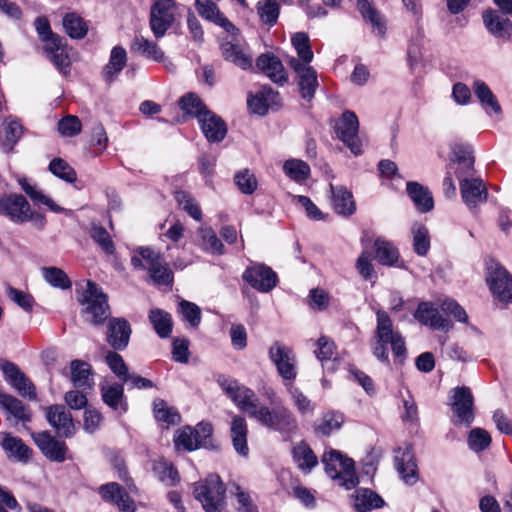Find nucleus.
Returning a JSON list of instances; mask_svg holds the SVG:
<instances>
[{"mask_svg":"<svg viewBox=\"0 0 512 512\" xmlns=\"http://www.w3.org/2000/svg\"><path fill=\"white\" fill-rule=\"evenodd\" d=\"M388 344L399 363H402L407 354L404 338L398 331H394L393 322L388 313L378 310L371 347L373 355L383 363H389Z\"/></svg>","mask_w":512,"mask_h":512,"instance_id":"f257e3e1","label":"nucleus"},{"mask_svg":"<svg viewBox=\"0 0 512 512\" xmlns=\"http://www.w3.org/2000/svg\"><path fill=\"white\" fill-rule=\"evenodd\" d=\"M83 320L93 326H102L111 315L108 296L94 281H87V288L78 299Z\"/></svg>","mask_w":512,"mask_h":512,"instance_id":"f03ea898","label":"nucleus"},{"mask_svg":"<svg viewBox=\"0 0 512 512\" xmlns=\"http://www.w3.org/2000/svg\"><path fill=\"white\" fill-rule=\"evenodd\" d=\"M255 420L272 431L278 432L285 440L291 439L299 431V425L295 414L284 405H276L272 408L261 405Z\"/></svg>","mask_w":512,"mask_h":512,"instance_id":"7ed1b4c3","label":"nucleus"},{"mask_svg":"<svg viewBox=\"0 0 512 512\" xmlns=\"http://www.w3.org/2000/svg\"><path fill=\"white\" fill-rule=\"evenodd\" d=\"M321 461L327 476L336 481L339 486L351 490L359 484L353 459L344 456L340 451L334 449L325 451Z\"/></svg>","mask_w":512,"mask_h":512,"instance_id":"20e7f679","label":"nucleus"},{"mask_svg":"<svg viewBox=\"0 0 512 512\" xmlns=\"http://www.w3.org/2000/svg\"><path fill=\"white\" fill-rule=\"evenodd\" d=\"M225 487L218 475H209L194 488L195 498L201 502L206 512H221L224 503Z\"/></svg>","mask_w":512,"mask_h":512,"instance_id":"39448f33","label":"nucleus"},{"mask_svg":"<svg viewBox=\"0 0 512 512\" xmlns=\"http://www.w3.org/2000/svg\"><path fill=\"white\" fill-rule=\"evenodd\" d=\"M179 4L176 0L152 2L150 7L149 25L154 37L158 40L177 21Z\"/></svg>","mask_w":512,"mask_h":512,"instance_id":"423d86ee","label":"nucleus"},{"mask_svg":"<svg viewBox=\"0 0 512 512\" xmlns=\"http://www.w3.org/2000/svg\"><path fill=\"white\" fill-rule=\"evenodd\" d=\"M242 279L261 293H269L278 284L276 272L263 263L248 266L242 274Z\"/></svg>","mask_w":512,"mask_h":512,"instance_id":"0eeeda50","label":"nucleus"},{"mask_svg":"<svg viewBox=\"0 0 512 512\" xmlns=\"http://www.w3.org/2000/svg\"><path fill=\"white\" fill-rule=\"evenodd\" d=\"M486 281L492 294L499 301L512 304V277L504 267L498 263L491 264L488 267Z\"/></svg>","mask_w":512,"mask_h":512,"instance_id":"6e6552de","label":"nucleus"},{"mask_svg":"<svg viewBox=\"0 0 512 512\" xmlns=\"http://www.w3.org/2000/svg\"><path fill=\"white\" fill-rule=\"evenodd\" d=\"M451 407L456 416L455 424L470 426L474 421V397L469 387H456L451 391Z\"/></svg>","mask_w":512,"mask_h":512,"instance_id":"1a4fd4ad","label":"nucleus"},{"mask_svg":"<svg viewBox=\"0 0 512 512\" xmlns=\"http://www.w3.org/2000/svg\"><path fill=\"white\" fill-rule=\"evenodd\" d=\"M288 65L297 74V85L301 97L306 101H311L319 86L317 71L312 66L301 63L295 57L288 60Z\"/></svg>","mask_w":512,"mask_h":512,"instance_id":"9d476101","label":"nucleus"},{"mask_svg":"<svg viewBox=\"0 0 512 512\" xmlns=\"http://www.w3.org/2000/svg\"><path fill=\"white\" fill-rule=\"evenodd\" d=\"M0 368L5 380L14 387L22 397L36 400V387L31 380L13 362L0 359Z\"/></svg>","mask_w":512,"mask_h":512,"instance_id":"9b49d317","label":"nucleus"},{"mask_svg":"<svg viewBox=\"0 0 512 512\" xmlns=\"http://www.w3.org/2000/svg\"><path fill=\"white\" fill-rule=\"evenodd\" d=\"M335 128L338 137L350 151L356 156L360 155L362 150L358 139L359 122L356 114L352 111H345Z\"/></svg>","mask_w":512,"mask_h":512,"instance_id":"f8f14e48","label":"nucleus"},{"mask_svg":"<svg viewBox=\"0 0 512 512\" xmlns=\"http://www.w3.org/2000/svg\"><path fill=\"white\" fill-rule=\"evenodd\" d=\"M269 358L284 380L292 381L296 378L295 357L290 348L280 342H275L269 349Z\"/></svg>","mask_w":512,"mask_h":512,"instance_id":"ddd939ff","label":"nucleus"},{"mask_svg":"<svg viewBox=\"0 0 512 512\" xmlns=\"http://www.w3.org/2000/svg\"><path fill=\"white\" fill-rule=\"evenodd\" d=\"M32 438L41 453L50 461L62 463L66 460L68 447L64 441L57 440L50 432L32 433Z\"/></svg>","mask_w":512,"mask_h":512,"instance_id":"4468645a","label":"nucleus"},{"mask_svg":"<svg viewBox=\"0 0 512 512\" xmlns=\"http://www.w3.org/2000/svg\"><path fill=\"white\" fill-rule=\"evenodd\" d=\"M45 411L47 422L60 436L70 438L75 434L76 428L72 414L64 405L54 404L46 407Z\"/></svg>","mask_w":512,"mask_h":512,"instance_id":"2eb2a0df","label":"nucleus"},{"mask_svg":"<svg viewBox=\"0 0 512 512\" xmlns=\"http://www.w3.org/2000/svg\"><path fill=\"white\" fill-rule=\"evenodd\" d=\"M460 192L464 203L470 210H476L487 200V188L481 178H463L460 181Z\"/></svg>","mask_w":512,"mask_h":512,"instance_id":"dca6fc26","label":"nucleus"},{"mask_svg":"<svg viewBox=\"0 0 512 512\" xmlns=\"http://www.w3.org/2000/svg\"><path fill=\"white\" fill-rule=\"evenodd\" d=\"M238 34L239 32L232 36L231 40H225L221 43V53L225 61L231 62L242 70H248L252 67V56L246 51L245 46L237 40L236 36Z\"/></svg>","mask_w":512,"mask_h":512,"instance_id":"f3484780","label":"nucleus"},{"mask_svg":"<svg viewBox=\"0 0 512 512\" xmlns=\"http://www.w3.org/2000/svg\"><path fill=\"white\" fill-rule=\"evenodd\" d=\"M197 120L208 142L219 143L225 138L227 134L226 123L214 112L210 110L202 112Z\"/></svg>","mask_w":512,"mask_h":512,"instance_id":"a211bd4d","label":"nucleus"},{"mask_svg":"<svg viewBox=\"0 0 512 512\" xmlns=\"http://www.w3.org/2000/svg\"><path fill=\"white\" fill-rule=\"evenodd\" d=\"M195 8L198 14L214 24L222 27L231 36L239 32V29L219 10L211 0H195Z\"/></svg>","mask_w":512,"mask_h":512,"instance_id":"6ab92c4d","label":"nucleus"},{"mask_svg":"<svg viewBox=\"0 0 512 512\" xmlns=\"http://www.w3.org/2000/svg\"><path fill=\"white\" fill-rule=\"evenodd\" d=\"M30 204L21 194H10L0 198V214L8 216L15 223L26 222Z\"/></svg>","mask_w":512,"mask_h":512,"instance_id":"aec40b11","label":"nucleus"},{"mask_svg":"<svg viewBox=\"0 0 512 512\" xmlns=\"http://www.w3.org/2000/svg\"><path fill=\"white\" fill-rule=\"evenodd\" d=\"M414 317L421 324L435 330L449 331L453 327L451 321L443 317L438 308L430 302H421L414 313Z\"/></svg>","mask_w":512,"mask_h":512,"instance_id":"412c9836","label":"nucleus"},{"mask_svg":"<svg viewBox=\"0 0 512 512\" xmlns=\"http://www.w3.org/2000/svg\"><path fill=\"white\" fill-rule=\"evenodd\" d=\"M395 466L406 484L413 485L418 480L417 465L410 446L398 448L395 455Z\"/></svg>","mask_w":512,"mask_h":512,"instance_id":"4be33fe9","label":"nucleus"},{"mask_svg":"<svg viewBox=\"0 0 512 512\" xmlns=\"http://www.w3.org/2000/svg\"><path fill=\"white\" fill-rule=\"evenodd\" d=\"M356 7L363 20L372 28V32L378 37L384 38L387 31L385 16L369 0H356Z\"/></svg>","mask_w":512,"mask_h":512,"instance_id":"5701e85b","label":"nucleus"},{"mask_svg":"<svg viewBox=\"0 0 512 512\" xmlns=\"http://www.w3.org/2000/svg\"><path fill=\"white\" fill-rule=\"evenodd\" d=\"M130 50L147 61L161 63L165 60V53L161 47L155 41L140 34H135Z\"/></svg>","mask_w":512,"mask_h":512,"instance_id":"b1692460","label":"nucleus"},{"mask_svg":"<svg viewBox=\"0 0 512 512\" xmlns=\"http://www.w3.org/2000/svg\"><path fill=\"white\" fill-rule=\"evenodd\" d=\"M281 97L279 92L269 86H263L254 96L248 98V106L251 111L258 115H265L269 108L279 107Z\"/></svg>","mask_w":512,"mask_h":512,"instance_id":"393cba45","label":"nucleus"},{"mask_svg":"<svg viewBox=\"0 0 512 512\" xmlns=\"http://www.w3.org/2000/svg\"><path fill=\"white\" fill-rule=\"evenodd\" d=\"M256 66L276 84L283 85L288 80L281 60L273 54H261L256 60Z\"/></svg>","mask_w":512,"mask_h":512,"instance_id":"a878e982","label":"nucleus"},{"mask_svg":"<svg viewBox=\"0 0 512 512\" xmlns=\"http://www.w3.org/2000/svg\"><path fill=\"white\" fill-rule=\"evenodd\" d=\"M58 46L59 47L55 48L52 44L44 45L43 51L59 72L64 76H67L71 72L72 61L69 56V51L72 50V48L68 46V42L65 37L61 39V44Z\"/></svg>","mask_w":512,"mask_h":512,"instance_id":"bb28decb","label":"nucleus"},{"mask_svg":"<svg viewBox=\"0 0 512 512\" xmlns=\"http://www.w3.org/2000/svg\"><path fill=\"white\" fill-rule=\"evenodd\" d=\"M486 29L496 38L509 39L512 36V22L496 10H486L482 15Z\"/></svg>","mask_w":512,"mask_h":512,"instance_id":"cd10ccee","label":"nucleus"},{"mask_svg":"<svg viewBox=\"0 0 512 512\" xmlns=\"http://www.w3.org/2000/svg\"><path fill=\"white\" fill-rule=\"evenodd\" d=\"M331 202L334 211L342 216H350L356 210V204L352 193L344 186L329 185Z\"/></svg>","mask_w":512,"mask_h":512,"instance_id":"c85d7f7f","label":"nucleus"},{"mask_svg":"<svg viewBox=\"0 0 512 512\" xmlns=\"http://www.w3.org/2000/svg\"><path fill=\"white\" fill-rule=\"evenodd\" d=\"M97 492L104 502L117 506L121 512L128 511V494L119 483L102 484L98 487Z\"/></svg>","mask_w":512,"mask_h":512,"instance_id":"c756f323","label":"nucleus"},{"mask_svg":"<svg viewBox=\"0 0 512 512\" xmlns=\"http://www.w3.org/2000/svg\"><path fill=\"white\" fill-rule=\"evenodd\" d=\"M353 507L356 512H369L385 506L384 499L375 491L369 488H358L351 495Z\"/></svg>","mask_w":512,"mask_h":512,"instance_id":"7c9ffc66","label":"nucleus"},{"mask_svg":"<svg viewBox=\"0 0 512 512\" xmlns=\"http://www.w3.org/2000/svg\"><path fill=\"white\" fill-rule=\"evenodd\" d=\"M0 445L9 459L26 463L32 456V449L21 438L9 433L4 434Z\"/></svg>","mask_w":512,"mask_h":512,"instance_id":"2f4dec72","label":"nucleus"},{"mask_svg":"<svg viewBox=\"0 0 512 512\" xmlns=\"http://www.w3.org/2000/svg\"><path fill=\"white\" fill-rule=\"evenodd\" d=\"M24 132V127L19 119L9 117L5 120L0 131V143L5 153L13 151Z\"/></svg>","mask_w":512,"mask_h":512,"instance_id":"473e14b6","label":"nucleus"},{"mask_svg":"<svg viewBox=\"0 0 512 512\" xmlns=\"http://www.w3.org/2000/svg\"><path fill=\"white\" fill-rule=\"evenodd\" d=\"M107 342L115 349L122 350L128 344V326L124 318H109Z\"/></svg>","mask_w":512,"mask_h":512,"instance_id":"72a5a7b5","label":"nucleus"},{"mask_svg":"<svg viewBox=\"0 0 512 512\" xmlns=\"http://www.w3.org/2000/svg\"><path fill=\"white\" fill-rule=\"evenodd\" d=\"M230 433L236 452L242 456H247L249 453L247 444L248 427L244 417L236 415L232 418Z\"/></svg>","mask_w":512,"mask_h":512,"instance_id":"f704fd0d","label":"nucleus"},{"mask_svg":"<svg viewBox=\"0 0 512 512\" xmlns=\"http://www.w3.org/2000/svg\"><path fill=\"white\" fill-rule=\"evenodd\" d=\"M407 193L419 212L426 213L433 209L434 200L427 187L411 181L407 183Z\"/></svg>","mask_w":512,"mask_h":512,"instance_id":"c9c22d12","label":"nucleus"},{"mask_svg":"<svg viewBox=\"0 0 512 512\" xmlns=\"http://www.w3.org/2000/svg\"><path fill=\"white\" fill-rule=\"evenodd\" d=\"M292 457L297 467L304 473H310L318 465L317 456L304 441L293 446Z\"/></svg>","mask_w":512,"mask_h":512,"instance_id":"e433bc0d","label":"nucleus"},{"mask_svg":"<svg viewBox=\"0 0 512 512\" xmlns=\"http://www.w3.org/2000/svg\"><path fill=\"white\" fill-rule=\"evenodd\" d=\"M147 271L149 280L154 286L165 288L168 291L172 290L174 273L163 259L160 262L153 263Z\"/></svg>","mask_w":512,"mask_h":512,"instance_id":"4c0bfd02","label":"nucleus"},{"mask_svg":"<svg viewBox=\"0 0 512 512\" xmlns=\"http://www.w3.org/2000/svg\"><path fill=\"white\" fill-rule=\"evenodd\" d=\"M232 401L253 419L258 415L261 407L255 392L244 385L239 387Z\"/></svg>","mask_w":512,"mask_h":512,"instance_id":"58836bf2","label":"nucleus"},{"mask_svg":"<svg viewBox=\"0 0 512 512\" xmlns=\"http://www.w3.org/2000/svg\"><path fill=\"white\" fill-rule=\"evenodd\" d=\"M127 53L121 46L112 49L109 62L102 70V77L107 83H111L115 76L118 75L126 65Z\"/></svg>","mask_w":512,"mask_h":512,"instance_id":"ea45409f","label":"nucleus"},{"mask_svg":"<svg viewBox=\"0 0 512 512\" xmlns=\"http://www.w3.org/2000/svg\"><path fill=\"white\" fill-rule=\"evenodd\" d=\"M149 321L160 338L171 336L173 321L170 313L160 308L151 309Z\"/></svg>","mask_w":512,"mask_h":512,"instance_id":"a19ab883","label":"nucleus"},{"mask_svg":"<svg viewBox=\"0 0 512 512\" xmlns=\"http://www.w3.org/2000/svg\"><path fill=\"white\" fill-rule=\"evenodd\" d=\"M0 405L18 420L22 422L31 421L29 408L18 398L0 391Z\"/></svg>","mask_w":512,"mask_h":512,"instance_id":"79ce46f5","label":"nucleus"},{"mask_svg":"<svg viewBox=\"0 0 512 512\" xmlns=\"http://www.w3.org/2000/svg\"><path fill=\"white\" fill-rule=\"evenodd\" d=\"M71 381L77 388H91L93 385L91 366L82 360H73L70 364Z\"/></svg>","mask_w":512,"mask_h":512,"instance_id":"37998d69","label":"nucleus"},{"mask_svg":"<svg viewBox=\"0 0 512 512\" xmlns=\"http://www.w3.org/2000/svg\"><path fill=\"white\" fill-rule=\"evenodd\" d=\"M375 257L384 266H394L399 260V251L390 241L377 238L374 242Z\"/></svg>","mask_w":512,"mask_h":512,"instance_id":"c03bdc74","label":"nucleus"},{"mask_svg":"<svg viewBox=\"0 0 512 512\" xmlns=\"http://www.w3.org/2000/svg\"><path fill=\"white\" fill-rule=\"evenodd\" d=\"M256 10L262 24L270 28L277 23L280 5L276 0H260L256 4Z\"/></svg>","mask_w":512,"mask_h":512,"instance_id":"a18cd8bd","label":"nucleus"},{"mask_svg":"<svg viewBox=\"0 0 512 512\" xmlns=\"http://www.w3.org/2000/svg\"><path fill=\"white\" fill-rule=\"evenodd\" d=\"M154 475L166 486H174L179 481V474L172 463L165 459L154 461L152 466Z\"/></svg>","mask_w":512,"mask_h":512,"instance_id":"49530a36","label":"nucleus"},{"mask_svg":"<svg viewBox=\"0 0 512 512\" xmlns=\"http://www.w3.org/2000/svg\"><path fill=\"white\" fill-rule=\"evenodd\" d=\"M473 90L486 110L490 108L495 114L501 113V107L497 98L485 82L482 80L474 81Z\"/></svg>","mask_w":512,"mask_h":512,"instance_id":"de8ad7c7","label":"nucleus"},{"mask_svg":"<svg viewBox=\"0 0 512 512\" xmlns=\"http://www.w3.org/2000/svg\"><path fill=\"white\" fill-rule=\"evenodd\" d=\"M63 27L72 39H83L88 33V25L76 13H67L63 18Z\"/></svg>","mask_w":512,"mask_h":512,"instance_id":"09e8293b","label":"nucleus"},{"mask_svg":"<svg viewBox=\"0 0 512 512\" xmlns=\"http://www.w3.org/2000/svg\"><path fill=\"white\" fill-rule=\"evenodd\" d=\"M34 27L39 36V39L44 43V45L52 44L55 48L59 47L58 45L61 44V39L64 37L52 31L50 22L46 17H37L34 21Z\"/></svg>","mask_w":512,"mask_h":512,"instance_id":"8fccbe9b","label":"nucleus"},{"mask_svg":"<svg viewBox=\"0 0 512 512\" xmlns=\"http://www.w3.org/2000/svg\"><path fill=\"white\" fill-rule=\"evenodd\" d=\"M91 239L106 253L114 254V242L104 226L100 223L92 222L89 229Z\"/></svg>","mask_w":512,"mask_h":512,"instance_id":"3c124183","label":"nucleus"},{"mask_svg":"<svg viewBox=\"0 0 512 512\" xmlns=\"http://www.w3.org/2000/svg\"><path fill=\"white\" fill-rule=\"evenodd\" d=\"M411 232L413 235V250L418 256H426L430 246V234L428 229L421 223H415Z\"/></svg>","mask_w":512,"mask_h":512,"instance_id":"603ef678","label":"nucleus"},{"mask_svg":"<svg viewBox=\"0 0 512 512\" xmlns=\"http://www.w3.org/2000/svg\"><path fill=\"white\" fill-rule=\"evenodd\" d=\"M153 413L157 421L164 422L167 425L178 424L181 420V416L177 409L168 406V404L162 399H155L153 401Z\"/></svg>","mask_w":512,"mask_h":512,"instance_id":"864d4df0","label":"nucleus"},{"mask_svg":"<svg viewBox=\"0 0 512 512\" xmlns=\"http://www.w3.org/2000/svg\"><path fill=\"white\" fill-rule=\"evenodd\" d=\"M198 233L203 250L216 255H222L224 253V245L212 228L202 227L199 229Z\"/></svg>","mask_w":512,"mask_h":512,"instance_id":"5fc2aeb1","label":"nucleus"},{"mask_svg":"<svg viewBox=\"0 0 512 512\" xmlns=\"http://www.w3.org/2000/svg\"><path fill=\"white\" fill-rule=\"evenodd\" d=\"M291 42L297 52V59L301 63L309 64L313 60L314 54L308 35L305 32H297L292 36Z\"/></svg>","mask_w":512,"mask_h":512,"instance_id":"6e6d98bb","label":"nucleus"},{"mask_svg":"<svg viewBox=\"0 0 512 512\" xmlns=\"http://www.w3.org/2000/svg\"><path fill=\"white\" fill-rule=\"evenodd\" d=\"M18 182L23 191L30 197L32 201L44 204L51 211L56 213L63 211V208L57 205L51 198L44 195L41 191H38L34 186L29 184L26 178H21Z\"/></svg>","mask_w":512,"mask_h":512,"instance_id":"4d7b16f0","label":"nucleus"},{"mask_svg":"<svg viewBox=\"0 0 512 512\" xmlns=\"http://www.w3.org/2000/svg\"><path fill=\"white\" fill-rule=\"evenodd\" d=\"M284 173L295 182H303L310 176L309 165L298 159L285 161L283 165Z\"/></svg>","mask_w":512,"mask_h":512,"instance_id":"13d9d810","label":"nucleus"},{"mask_svg":"<svg viewBox=\"0 0 512 512\" xmlns=\"http://www.w3.org/2000/svg\"><path fill=\"white\" fill-rule=\"evenodd\" d=\"M42 275L45 281L52 287L67 290L72 286V282L67 274L58 267H43Z\"/></svg>","mask_w":512,"mask_h":512,"instance_id":"bf43d9fd","label":"nucleus"},{"mask_svg":"<svg viewBox=\"0 0 512 512\" xmlns=\"http://www.w3.org/2000/svg\"><path fill=\"white\" fill-rule=\"evenodd\" d=\"M178 313L192 328H198L201 323V309L193 302L182 299L178 304Z\"/></svg>","mask_w":512,"mask_h":512,"instance_id":"052dcab7","label":"nucleus"},{"mask_svg":"<svg viewBox=\"0 0 512 512\" xmlns=\"http://www.w3.org/2000/svg\"><path fill=\"white\" fill-rule=\"evenodd\" d=\"M49 171L59 179L68 183H73L77 179V173L74 168L62 158H54L49 164Z\"/></svg>","mask_w":512,"mask_h":512,"instance_id":"680f3d73","label":"nucleus"},{"mask_svg":"<svg viewBox=\"0 0 512 512\" xmlns=\"http://www.w3.org/2000/svg\"><path fill=\"white\" fill-rule=\"evenodd\" d=\"M131 258V263L135 268L148 270L153 263L160 262L162 258L158 253L149 247H138Z\"/></svg>","mask_w":512,"mask_h":512,"instance_id":"e2e57ef3","label":"nucleus"},{"mask_svg":"<svg viewBox=\"0 0 512 512\" xmlns=\"http://www.w3.org/2000/svg\"><path fill=\"white\" fill-rule=\"evenodd\" d=\"M287 390L294 406L301 415L314 413L315 404L299 388L290 384Z\"/></svg>","mask_w":512,"mask_h":512,"instance_id":"0e129e2a","label":"nucleus"},{"mask_svg":"<svg viewBox=\"0 0 512 512\" xmlns=\"http://www.w3.org/2000/svg\"><path fill=\"white\" fill-rule=\"evenodd\" d=\"M174 445L177 450L194 451L198 449L199 447L193 428L186 426L177 430L174 436Z\"/></svg>","mask_w":512,"mask_h":512,"instance_id":"69168bd1","label":"nucleus"},{"mask_svg":"<svg viewBox=\"0 0 512 512\" xmlns=\"http://www.w3.org/2000/svg\"><path fill=\"white\" fill-rule=\"evenodd\" d=\"M469 448L474 452H482L491 444L490 434L482 428L472 429L467 438Z\"/></svg>","mask_w":512,"mask_h":512,"instance_id":"338daca9","label":"nucleus"},{"mask_svg":"<svg viewBox=\"0 0 512 512\" xmlns=\"http://www.w3.org/2000/svg\"><path fill=\"white\" fill-rule=\"evenodd\" d=\"M180 108L187 114L199 118L200 113L208 111L202 100L193 93L182 96L179 100Z\"/></svg>","mask_w":512,"mask_h":512,"instance_id":"774afa93","label":"nucleus"}]
</instances>
